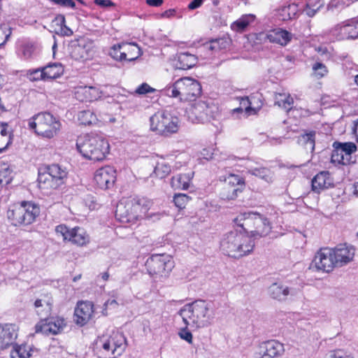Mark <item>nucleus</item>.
<instances>
[{
  "instance_id": "f257e3e1",
  "label": "nucleus",
  "mask_w": 358,
  "mask_h": 358,
  "mask_svg": "<svg viewBox=\"0 0 358 358\" xmlns=\"http://www.w3.org/2000/svg\"><path fill=\"white\" fill-rule=\"evenodd\" d=\"M178 314L185 324L196 329L209 326L214 317L211 303L205 300H196L185 305Z\"/></svg>"
},
{
  "instance_id": "f03ea898",
  "label": "nucleus",
  "mask_w": 358,
  "mask_h": 358,
  "mask_svg": "<svg viewBox=\"0 0 358 358\" xmlns=\"http://www.w3.org/2000/svg\"><path fill=\"white\" fill-rule=\"evenodd\" d=\"M76 147L85 158L94 162L103 160L110 150L107 139L102 135L92 133L78 137Z\"/></svg>"
},
{
  "instance_id": "7ed1b4c3",
  "label": "nucleus",
  "mask_w": 358,
  "mask_h": 358,
  "mask_svg": "<svg viewBox=\"0 0 358 358\" xmlns=\"http://www.w3.org/2000/svg\"><path fill=\"white\" fill-rule=\"evenodd\" d=\"M255 243L251 237L241 231L234 230L224 234L220 241V249L227 255L239 258L250 254Z\"/></svg>"
},
{
  "instance_id": "20e7f679",
  "label": "nucleus",
  "mask_w": 358,
  "mask_h": 358,
  "mask_svg": "<svg viewBox=\"0 0 358 358\" xmlns=\"http://www.w3.org/2000/svg\"><path fill=\"white\" fill-rule=\"evenodd\" d=\"M164 92L165 95L180 101H192L201 94V86L198 80L184 77L167 86Z\"/></svg>"
},
{
  "instance_id": "39448f33",
  "label": "nucleus",
  "mask_w": 358,
  "mask_h": 358,
  "mask_svg": "<svg viewBox=\"0 0 358 358\" xmlns=\"http://www.w3.org/2000/svg\"><path fill=\"white\" fill-rule=\"evenodd\" d=\"M96 345L99 357L117 358L126 349V339L121 333L113 332L99 337Z\"/></svg>"
},
{
  "instance_id": "423d86ee",
  "label": "nucleus",
  "mask_w": 358,
  "mask_h": 358,
  "mask_svg": "<svg viewBox=\"0 0 358 358\" xmlns=\"http://www.w3.org/2000/svg\"><path fill=\"white\" fill-rule=\"evenodd\" d=\"M149 202L144 199H127L120 201L116 207L115 215L122 222H131L145 214Z\"/></svg>"
},
{
  "instance_id": "0eeeda50",
  "label": "nucleus",
  "mask_w": 358,
  "mask_h": 358,
  "mask_svg": "<svg viewBox=\"0 0 358 358\" xmlns=\"http://www.w3.org/2000/svg\"><path fill=\"white\" fill-rule=\"evenodd\" d=\"M29 129L43 138H52L61 128L60 122L50 113H40L29 120Z\"/></svg>"
},
{
  "instance_id": "6e6552de",
  "label": "nucleus",
  "mask_w": 358,
  "mask_h": 358,
  "mask_svg": "<svg viewBox=\"0 0 358 358\" xmlns=\"http://www.w3.org/2000/svg\"><path fill=\"white\" fill-rule=\"evenodd\" d=\"M39 214V208L32 202L22 201L13 205L7 212V217L15 226L28 225L34 222Z\"/></svg>"
},
{
  "instance_id": "1a4fd4ad",
  "label": "nucleus",
  "mask_w": 358,
  "mask_h": 358,
  "mask_svg": "<svg viewBox=\"0 0 358 358\" xmlns=\"http://www.w3.org/2000/svg\"><path fill=\"white\" fill-rule=\"evenodd\" d=\"M148 272L155 280L167 278L174 267L172 257L166 254L152 255L145 263Z\"/></svg>"
},
{
  "instance_id": "9d476101",
  "label": "nucleus",
  "mask_w": 358,
  "mask_h": 358,
  "mask_svg": "<svg viewBox=\"0 0 358 358\" xmlns=\"http://www.w3.org/2000/svg\"><path fill=\"white\" fill-rule=\"evenodd\" d=\"M150 128L159 134L167 135L178 131L179 120L166 111H158L150 119Z\"/></svg>"
},
{
  "instance_id": "9b49d317",
  "label": "nucleus",
  "mask_w": 358,
  "mask_h": 358,
  "mask_svg": "<svg viewBox=\"0 0 358 358\" xmlns=\"http://www.w3.org/2000/svg\"><path fill=\"white\" fill-rule=\"evenodd\" d=\"M55 232L63 241L79 247L86 246L90 242V235L83 228L79 227L69 228L64 224H59L56 227Z\"/></svg>"
},
{
  "instance_id": "f8f14e48",
  "label": "nucleus",
  "mask_w": 358,
  "mask_h": 358,
  "mask_svg": "<svg viewBox=\"0 0 358 358\" xmlns=\"http://www.w3.org/2000/svg\"><path fill=\"white\" fill-rule=\"evenodd\" d=\"M333 40L342 41L358 38V20H348L334 26L328 31Z\"/></svg>"
},
{
  "instance_id": "ddd939ff",
  "label": "nucleus",
  "mask_w": 358,
  "mask_h": 358,
  "mask_svg": "<svg viewBox=\"0 0 358 358\" xmlns=\"http://www.w3.org/2000/svg\"><path fill=\"white\" fill-rule=\"evenodd\" d=\"M333 147L334 150L331 157L332 163L347 165L355 162L352 157V155L357 150V146L354 143L334 142Z\"/></svg>"
},
{
  "instance_id": "4468645a",
  "label": "nucleus",
  "mask_w": 358,
  "mask_h": 358,
  "mask_svg": "<svg viewBox=\"0 0 358 358\" xmlns=\"http://www.w3.org/2000/svg\"><path fill=\"white\" fill-rule=\"evenodd\" d=\"M337 266L332 248L320 249L315 255L310 268L317 271L329 273Z\"/></svg>"
},
{
  "instance_id": "2eb2a0df",
  "label": "nucleus",
  "mask_w": 358,
  "mask_h": 358,
  "mask_svg": "<svg viewBox=\"0 0 358 358\" xmlns=\"http://www.w3.org/2000/svg\"><path fill=\"white\" fill-rule=\"evenodd\" d=\"M244 186L245 180L242 177L231 173L224 179L220 196L222 199L234 200L237 197L238 192H242Z\"/></svg>"
},
{
  "instance_id": "dca6fc26",
  "label": "nucleus",
  "mask_w": 358,
  "mask_h": 358,
  "mask_svg": "<svg viewBox=\"0 0 358 358\" xmlns=\"http://www.w3.org/2000/svg\"><path fill=\"white\" fill-rule=\"evenodd\" d=\"M66 327V321L63 317L56 316L41 320L35 326L36 333L44 335H57L61 334Z\"/></svg>"
},
{
  "instance_id": "f3484780",
  "label": "nucleus",
  "mask_w": 358,
  "mask_h": 358,
  "mask_svg": "<svg viewBox=\"0 0 358 358\" xmlns=\"http://www.w3.org/2000/svg\"><path fill=\"white\" fill-rule=\"evenodd\" d=\"M212 111V106L205 101H199L192 103L187 110V117L194 123L208 121Z\"/></svg>"
},
{
  "instance_id": "a211bd4d",
  "label": "nucleus",
  "mask_w": 358,
  "mask_h": 358,
  "mask_svg": "<svg viewBox=\"0 0 358 358\" xmlns=\"http://www.w3.org/2000/svg\"><path fill=\"white\" fill-rule=\"evenodd\" d=\"M292 35L287 30L280 28L271 30L268 32H260L257 34L256 39L262 42L268 41L281 45H286L292 39Z\"/></svg>"
},
{
  "instance_id": "6ab92c4d",
  "label": "nucleus",
  "mask_w": 358,
  "mask_h": 358,
  "mask_svg": "<svg viewBox=\"0 0 358 358\" xmlns=\"http://www.w3.org/2000/svg\"><path fill=\"white\" fill-rule=\"evenodd\" d=\"M115 180L116 171L110 166L99 169L94 175V180L96 185L102 189H107L113 187Z\"/></svg>"
},
{
  "instance_id": "aec40b11",
  "label": "nucleus",
  "mask_w": 358,
  "mask_h": 358,
  "mask_svg": "<svg viewBox=\"0 0 358 358\" xmlns=\"http://www.w3.org/2000/svg\"><path fill=\"white\" fill-rule=\"evenodd\" d=\"M18 328L13 324H0V350L12 345L17 337Z\"/></svg>"
},
{
  "instance_id": "412c9836",
  "label": "nucleus",
  "mask_w": 358,
  "mask_h": 358,
  "mask_svg": "<svg viewBox=\"0 0 358 358\" xmlns=\"http://www.w3.org/2000/svg\"><path fill=\"white\" fill-rule=\"evenodd\" d=\"M94 313V305L90 301H80L74 311V320L77 324L83 326L92 318Z\"/></svg>"
},
{
  "instance_id": "4be33fe9",
  "label": "nucleus",
  "mask_w": 358,
  "mask_h": 358,
  "mask_svg": "<svg viewBox=\"0 0 358 358\" xmlns=\"http://www.w3.org/2000/svg\"><path fill=\"white\" fill-rule=\"evenodd\" d=\"M69 52L75 60L88 59L94 53L92 43L85 41L74 43L71 45Z\"/></svg>"
},
{
  "instance_id": "5701e85b",
  "label": "nucleus",
  "mask_w": 358,
  "mask_h": 358,
  "mask_svg": "<svg viewBox=\"0 0 358 358\" xmlns=\"http://www.w3.org/2000/svg\"><path fill=\"white\" fill-rule=\"evenodd\" d=\"M337 266H342L350 262L355 256V249L346 244L338 245L332 249Z\"/></svg>"
},
{
  "instance_id": "b1692460",
  "label": "nucleus",
  "mask_w": 358,
  "mask_h": 358,
  "mask_svg": "<svg viewBox=\"0 0 358 358\" xmlns=\"http://www.w3.org/2000/svg\"><path fill=\"white\" fill-rule=\"evenodd\" d=\"M258 215L259 213L253 212L244 213L235 218L234 222L243 229V233L246 234L250 233L252 236V231H254L256 223L255 220H257Z\"/></svg>"
},
{
  "instance_id": "393cba45",
  "label": "nucleus",
  "mask_w": 358,
  "mask_h": 358,
  "mask_svg": "<svg viewBox=\"0 0 358 358\" xmlns=\"http://www.w3.org/2000/svg\"><path fill=\"white\" fill-rule=\"evenodd\" d=\"M75 97L80 101H92L101 96V92L95 87L79 86L76 88Z\"/></svg>"
},
{
  "instance_id": "a878e982",
  "label": "nucleus",
  "mask_w": 358,
  "mask_h": 358,
  "mask_svg": "<svg viewBox=\"0 0 358 358\" xmlns=\"http://www.w3.org/2000/svg\"><path fill=\"white\" fill-rule=\"evenodd\" d=\"M269 358H278L285 352L284 345L277 340H268L259 344Z\"/></svg>"
},
{
  "instance_id": "bb28decb",
  "label": "nucleus",
  "mask_w": 358,
  "mask_h": 358,
  "mask_svg": "<svg viewBox=\"0 0 358 358\" xmlns=\"http://www.w3.org/2000/svg\"><path fill=\"white\" fill-rule=\"evenodd\" d=\"M333 185V180L327 171H322L312 180V188L314 192H320Z\"/></svg>"
},
{
  "instance_id": "cd10ccee",
  "label": "nucleus",
  "mask_w": 358,
  "mask_h": 358,
  "mask_svg": "<svg viewBox=\"0 0 358 358\" xmlns=\"http://www.w3.org/2000/svg\"><path fill=\"white\" fill-rule=\"evenodd\" d=\"M193 176L194 173L191 171L175 176L171 178V187L174 189H187L189 187Z\"/></svg>"
},
{
  "instance_id": "c85d7f7f",
  "label": "nucleus",
  "mask_w": 358,
  "mask_h": 358,
  "mask_svg": "<svg viewBox=\"0 0 358 358\" xmlns=\"http://www.w3.org/2000/svg\"><path fill=\"white\" fill-rule=\"evenodd\" d=\"M252 231V236H267L271 230L270 222L266 217L259 213L257 219Z\"/></svg>"
},
{
  "instance_id": "c756f323",
  "label": "nucleus",
  "mask_w": 358,
  "mask_h": 358,
  "mask_svg": "<svg viewBox=\"0 0 358 358\" xmlns=\"http://www.w3.org/2000/svg\"><path fill=\"white\" fill-rule=\"evenodd\" d=\"M196 61L197 58L195 55L188 52H181L178 55L176 66L179 69H189L196 64Z\"/></svg>"
},
{
  "instance_id": "7c9ffc66",
  "label": "nucleus",
  "mask_w": 358,
  "mask_h": 358,
  "mask_svg": "<svg viewBox=\"0 0 358 358\" xmlns=\"http://www.w3.org/2000/svg\"><path fill=\"white\" fill-rule=\"evenodd\" d=\"M46 170L59 186L64 183L68 175L66 169L62 168L59 164H53L48 166Z\"/></svg>"
},
{
  "instance_id": "2f4dec72",
  "label": "nucleus",
  "mask_w": 358,
  "mask_h": 358,
  "mask_svg": "<svg viewBox=\"0 0 358 358\" xmlns=\"http://www.w3.org/2000/svg\"><path fill=\"white\" fill-rule=\"evenodd\" d=\"M268 293L270 296L278 301L285 300L287 296L290 294L288 287L280 283H273L268 288Z\"/></svg>"
},
{
  "instance_id": "473e14b6",
  "label": "nucleus",
  "mask_w": 358,
  "mask_h": 358,
  "mask_svg": "<svg viewBox=\"0 0 358 358\" xmlns=\"http://www.w3.org/2000/svg\"><path fill=\"white\" fill-rule=\"evenodd\" d=\"M52 300L48 296L43 299H36L34 302V308L37 315L40 317L48 315L52 310Z\"/></svg>"
},
{
  "instance_id": "72a5a7b5",
  "label": "nucleus",
  "mask_w": 358,
  "mask_h": 358,
  "mask_svg": "<svg viewBox=\"0 0 358 358\" xmlns=\"http://www.w3.org/2000/svg\"><path fill=\"white\" fill-rule=\"evenodd\" d=\"M38 182L42 189H56L60 187L46 169L44 172L39 173Z\"/></svg>"
},
{
  "instance_id": "f704fd0d",
  "label": "nucleus",
  "mask_w": 358,
  "mask_h": 358,
  "mask_svg": "<svg viewBox=\"0 0 358 358\" xmlns=\"http://www.w3.org/2000/svg\"><path fill=\"white\" fill-rule=\"evenodd\" d=\"M122 50L125 53L124 62L134 61L142 55L141 48L134 43H123Z\"/></svg>"
},
{
  "instance_id": "c9c22d12",
  "label": "nucleus",
  "mask_w": 358,
  "mask_h": 358,
  "mask_svg": "<svg viewBox=\"0 0 358 358\" xmlns=\"http://www.w3.org/2000/svg\"><path fill=\"white\" fill-rule=\"evenodd\" d=\"M45 80H52L60 77L64 72L61 64L54 63L43 68Z\"/></svg>"
},
{
  "instance_id": "e433bc0d",
  "label": "nucleus",
  "mask_w": 358,
  "mask_h": 358,
  "mask_svg": "<svg viewBox=\"0 0 358 358\" xmlns=\"http://www.w3.org/2000/svg\"><path fill=\"white\" fill-rule=\"evenodd\" d=\"M255 16L252 14L242 15L239 19L233 22L231 25V29L236 31H243L247 27L255 21Z\"/></svg>"
},
{
  "instance_id": "4c0bfd02",
  "label": "nucleus",
  "mask_w": 358,
  "mask_h": 358,
  "mask_svg": "<svg viewBox=\"0 0 358 358\" xmlns=\"http://www.w3.org/2000/svg\"><path fill=\"white\" fill-rule=\"evenodd\" d=\"M297 142L306 150L313 152L315 150V131H311L308 133L301 134L298 137Z\"/></svg>"
},
{
  "instance_id": "58836bf2",
  "label": "nucleus",
  "mask_w": 358,
  "mask_h": 358,
  "mask_svg": "<svg viewBox=\"0 0 358 358\" xmlns=\"http://www.w3.org/2000/svg\"><path fill=\"white\" fill-rule=\"evenodd\" d=\"M294 103V100L289 94L277 93L275 95V105L286 110H289Z\"/></svg>"
},
{
  "instance_id": "ea45409f",
  "label": "nucleus",
  "mask_w": 358,
  "mask_h": 358,
  "mask_svg": "<svg viewBox=\"0 0 358 358\" xmlns=\"http://www.w3.org/2000/svg\"><path fill=\"white\" fill-rule=\"evenodd\" d=\"M31 348L27 345L13 346L10 352V358H29L31 356Z\"/></svg>"
},
{
  "instance_id": "a19ab883",
  "label": "nucleus",
  "mask_w": 358,
  "mask_h": 358,
  "mask_svg": "<svg viewBox=\"0 0 358 358\" xmlns=\"http://www.w3.org/2000/svg\"><path fill=\"white\" fill-rule=\"evenodd\" d=\"M8 124L0 122V152L4 151L11 143V135L7 130Z\"/></svg>"
},
{
  "instance_id": "79ce46f5",
  "label": "nucleus",
  "mask_w": 358,
  "mask_h": 358,
  "mask_svg": "<svg viewBox=\"0 0 358 358\" xmlns=\"http://www.w3.org/2000/svg\"><path fill=\"white\" fill-rule=\"evenodd\" d=\"M249 173L255 176L259 177L267 182L273 181V173L268 169L261 167L249 170Z\"/></svg>"
},
{
  "instance_id": "37998d69",
  "label": "nucleus",
  "mask_w": 358,
  "mask_h": 358,
  "mask_svg": "<svg viewBox=\"0 0 358 358\" xmlns=\"http://www.w3.org/2000/svg\"><path fill=\"white\" fill-rule=\"evenodd\" d=\"M78 121L81 124L92 125L96 124L98 118L91 110L80 111L78 115Z\"/></svg>"
},
{
  "instance_id": "c03bdc74",
  "label": "nucleus",
  "mask_w": 358,
  "mask_h": 358,
  "mask_svg": "<svg viewBox=\"0 0 358 358\" xmlns=\"http://www.w3.org/2000/svg\"><path fill=\"white\" fill-rule=\"evenodd\" d=\"M323 5L324 0H308L305 9L306 14L308 17H313Z\"/></svg>"
},
{
  "instance_id": "a18cd8bd",
  "label": "nucleus",
  "mask_w": 358,
  "mask_h": 358,
  "mask_svg": "<svg viewBox=\"0 0 358 358\" xmlns=\"http://www.w3.org/2000/svg\"><path fill=\"white\" fill-rule=\"evenodd\" d=\"M171 166L165 162H157L155 167L154 173L159 178H164L170 174Z\"/></svg>"
},
{
  "instance_id": "49530a36",
  "label": "nucleus",
  "mask_w": 358,
  "mask_h": 358,
  "mask_svg": "<svg viewBox=\"0 0 358 358\" xmlns=\"http://www.w3.org/2000/svg\"><path fill=\"white\" fill-rule=\"evenodd\" d=\"M122 46L123 43L114 45L111 48L109 54L114 59L120 62H124L125 53L123 52Z\"/></svg>"
},
{
  "instance_id": "de8ad7c7",
  "label": "nucleus",
  "mask_w": 358,
  "mask_h": 358,
  "mask_svg": "<svg viewBox=\"0 0 358 358\" xmlns=\"http://www.w3.org/2000/svg\"><path fill=\"white\" fill-rule=\"evenodd\" d=\"M12 171L6 165L0 166V185H8L12 180Z\"/></svg>"
},
{
  "instance_id": "09e8293b",
  "label": "nucleus",
  "mask_w": 358,
  "mask_h": 358,
  "mask_svg": "<svg viewBox=\"0 0 358 358\" xmlns=\"http://www.w3.org/2000/svg\"><path fill=\"white\" fill-rule=\"evenodd\" d=\"M228 44L229 43L226 39L218 38L211 41L207 45V48L212 51H217L227 48Z\"/></svg>"
},
{
  "instance_id": "8fccbe9b",
  "label": "nucleus",
  "mask_w": 358,
  "mask_h": 358,
  "mask_svg": "<svg viewBox=\"0 0 358 358\" xmlns=\"http://www.w3.org/2000/svg\"><path fill=\"white\" fill-rule=\"evenodd\" d=\"M43 72V68L29 70L27 72V77L31 81L46 80Z\"/></svg>"
},
{
  "instance_id": "3c124183",
  "label": "nucleus",
  "mask_w": 358,
  "mask_h": 358,
  "mask_svg": "<svg viewBox=\"0 0 358 358\" xmlns=\"http://www.w3.org/2000/svg\"><path fill=\"white\" fill-rule=\"evenodd\" d=\"M240 107L232 110V114L243 113V110L248 113L251 109L250 102L247 96L240 97Z\"/></svg>"
},
{
  "instance_id": "603ef678",
  "label": "nucleus",
  "mask_w": 358,
  "mask_h": 358,
  "mask_svg": "<svg viewBox=\"0 0 358 358\" xmlns=\"http://www.w3.org/2000/svg\"><path fill=\"white\" fill-rule=\"evenodd\" d=\"M190 197L185 194H176L173 197L175 205L180 209L185 208Z\"/></svg>"
},
{
  "instance_id": "864d4df0",
  "label": "nucleus",
  "mask_w": 358,
  "mask_h": 358,
  "mask_svg": "<svg viewBox=\"0 0 358 358\" xmlns=\"http://www.w3.org/2000/svg\"><path fill=\"white\" fill-rule=\"evenodd\" d=\"M325 358H353L352 354L343 349H337L330 351Z\"/></svg>"
},
{
  "instance_id": "5fc2aeb1",
  "label": "nucleus",
  "mask_w": 358,
  "mask_h": 358,
  "mask_svg": "<svg viewBox=\"0 0 358 358\" xmlns=\"http://www.w3.org/2000/svg\"><path fill=\"white\" fill-rule=\"evenodd\" d=\"M57 24L59 25L61 27V31L66 36H71L73 34V31L69 27H67L65 24V17L62 15H59L56 17L55 20Z\"/></svg>"
},
{
  "instance_id": "6e6d98bb",
  "label": "nucleus",
  "mask_w": 358,
  "mask_h": 358,
  "mask_svg": "<svg viewBox=\"0 0 358 358\" xmlns=\"http://www.w3.org/2000/svg\"><path fill=\"white\" fill-rule=\"evenodd\" d=\"M313 70L314 71V76L317 78H322L327 73V67L320 62L315 63L313 66Z\"/></svg>"
},
{
  "instance_id": "4d7b16f0",
  "label": "nucleus",
  "mask_w": 358,
  "mask_h": 358,
  "mask_svg": "<svg viewBox=\"0 0 358 358\" xmlns=\"http://www.w3.org/2000/svg\"><path fill=\"white\" fill-rule=\"evenodd\" d=\"M187 324H185V327L183 328H181L180 331H178V336L179 337L187 341L188 343L191 344L192 343L193 341V336L192 334L188 330Z\"/></svg>"
},
{
  "instance_id": "13d9d810",
  "label": "nucleus",
  "mask_w": 358,
  "mask_h": 358,
  "mask_svg": "<svg viewBox=\"0 0 358 358\" xmlns=\"http://www.w3.org/2000/svg\"><path fill=\"white\" fill-rule=\"evenodd\" d=\"M155 91V89L151 87L148 84L143 83L136 88L135 92L138 94H146L154 92Z\"/></svg>"
},
{
  "instance_id": "bf43d9fd",
  "label": "nucleus",
  "mask_w": 358,
  "mask_h": 358,
  "mask_svg": "<svg viewBox=\"0 0 358 358\" xmlns=\"http://www.w3.org/2000/svg\"><path fill=\"white\" fill-rule=\"evenodd\" d=\"M55 4L60 5L64 7L75 8L76 3L72 0H50Z\"/></svg>"
},
{
  "instance_id": "052dcab7",
  "label": "nucleus",
  "mask_w": 358,
  "mask_h": 358,
  "mask_svg": "<svg viewBox=\"0 0 358 358\" xmlns=\"http://www.w3.org/2000/svg\"><path fill=\"white\" fill-rule=\"evenodd\" d=\"M11 34V29H8V33L4 31L2 29H0V48L3 46Z\"/></svg>"
},
{
  "instance_id": "680f3d73",
  "label": "nucleus",
  "mask_w": 358,
  "mask_h": 358,
  "mask_svg": "<svg viewBox=\"0 0 358 358\" xmlns=\"http://www.w3.org/2000/svg\"><path fill=\"white\" fill-rule=\"evenodd\" d=\"M251 358H269L258 345L255 349Z\"/></svg>"
},
{
  "instance_id": "e2e57ef3",
  "label": "nucleus",
  "mask_w": 358,
  "mask_h": 358,
  "mask_svg": "<svg viewBox=\"0 0 358 358\" xmlns=\"http://www.w3.org/2000/svg\"><path fill=\"white\" fill-rule=\"evenodd\" d=\"M94 3L101 7H108L113 4L110 0H94Z\"/></svg>"
},
{
  "instance_id": "0e129e2a",
  "label": "nucleus",
  "mask_w": 358,
  "mask_h": 358,
  "mask_svg": "<svg viewBox=\"0 0 358 358\" xmlns=\"http://www.w3.org/2000/svg\"><path fill=\"white\" fill-rule=\"evenodd\" d=\"M203 3V0H193L188 5V8L189 10L196 9L201 6Z\"/></svg>"
},
{
  "instance_id": "69168bd1",
  "label": "nucleus",
  "mask_w": 358,
  "mask_h": 358,
  "mask_svg": "<svg viewBox=\"0 0 358 358\" xmlns=\"http://www.w3.org/2000/svg\"><path fill=\"white\" fill-rule=\"evenodd\" d=\"M146 3L150 6L159 7L163 3V0H146Z\"/></svg>"
},
{
  "instance_id": "338daca9",
  "label": "nucleus",
  "mask_w": 358,
  "mask_h": 358,
  "mask_svg": "<svg viewBox=\"0 0 358 358\" xmlns=\"http://www.w3.org/2000/svg\"><path fill=\"white\" fill-rule=\"evenodd\" d=\"M201 155L204 159H206L207 160L213 158V153H211L208 149H203L201 151Z\"/></svg>"
},
{
  "instance_id": "774afa93",
  "label": "nucleus",
  "mask_w": 358,
  "mask_h": 358,
  "mask_svg": "<svg viewBox=\"0 0 358 358\" xmlns=\"http://www.w3.org/2000/svg\"><path fill=\"white\" fill-rule=\"evenodd\" d=\"M353 132L356 136L357 141H358V120L354 122V126L352 128Z\"/></svg>"
}]
</instances>
